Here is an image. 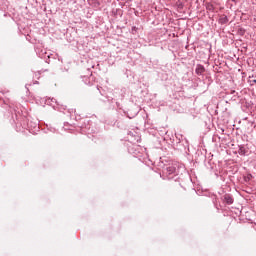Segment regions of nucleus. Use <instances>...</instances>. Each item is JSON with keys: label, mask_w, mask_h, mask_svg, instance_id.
I'll list each match as a JSON object with an SVG mask.
<instances>
[{"label": "nucleus", "mask_w": 256, "mask_h": 256, "mask_svg": "<svg viewBox=\"0 0 256 256\" xmlns=\"http://www.w3.org/2000/svg\"><path fill=\"white\" fill-rule=\"evenodd\" d=\"M224 201H225V203H227L228 205H232V203H233V198L231 197V195L226 194V195H224Z\"/></svg>", "instance_id": "nucleus-1"}, {"label": "nucleus", "mask_w": 256, "mask_h": 256, "mask_svg": "<svg viewBox=\"0 0 256 256\" xmlns=\"http://www.w3.org/2000/svg\"><path fill=\"white\" fill-rule=\"evenodd\" d=\"M196 73L197 75H203V73H205V68L202 65H198L196 67Z\"/></svg>", "instance_id": "nucleus-2"}, {"label": "nucleus", "mask_w": 256, "mask_h": 256, "mask_svg": "<svg viewBox=\"0 0 256 256\" xmlns=\"http://www.w3.org/2000/svg\"><path fill=\"white\" fill-rule=\"evenodd\" d=\"M239 153L240 155H245V150H243V148H240Z\"/></svg>", "instance_id": "nucleus-4"}, {"label": "nucleus", "mask_w": 256, "mask_h": 256, "mask_svg": "<svg viewBox=\"0 0 256 256\" xmlns=\"http://www.w3.org/2000/svg\"><path fill=\"white\" fill-rule=\"evenodd\" d=\"M253 178V176L251 174H248L246 177H245V181H251V179Z\"/></svg>", "instance_id": "nucleus-3"}, {"label": "nucleus", "mask_w": 256, "mask_h": 256, "mask_svg": "<svg viewBox=\"0 0 256 256\" xmlns=\"http://www.w3.org/2000/svg\"><path fill=\"white\" fill-rule=\"evenodd\" d=\"M167 171H173V167H168Z\"/></svg>", "instance_id": "nucleus-5"}]
</instances>
